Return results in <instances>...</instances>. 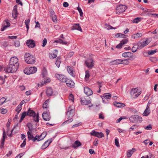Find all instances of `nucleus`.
<instances>
[{
  "instance_id": "f03ea898",
  "label": "nucleus",
  "mask_w": 158,
  "mask_h": 158,
  "mask_svg": "<svg viewBox=\"0 0 158 158\" xmlns=\"http://www.w3.org/2000/svg\"><path fill=\"white\" fill-rule=\"evenodd\" d=\"M17 65L9 64V65L4 69V70L8 73H14L16 72L18 68Z\"/></svg>"
},
{
  "instance_id": "7ed1b4c3",
  "label": "nucleus",
  "mask_w": 158,
  "mask_h": 158,
  "mask_svg": "<svg viewBox=\"0 0 158 158\" xmlns=\"http://www.w3.org/2000/svg\"><path fill=\"white\" fill-rule=\"evenodd\" d=\"M130 121L133 123H139L142 121V118L137 115H134L129 118Z\"/></svg>"
},
{
  "instance_id": "4be33fe9",
  "label": "nucleus",
  "mask_w": 158,
  "mask_h": 158,
  "mask_svg": "<svg viewBox=\"0 0 158 158\" xmlns=\"http://www.w3.org/2000/svg\"><path fill=\"white\" fill-rule=\"evenodd\" d=\"M6 137V134L5 133V131H3V135H2V138L1 140V144L0 146V147L1 148H2L4 146V142H5V138Z\"/></svg>"
},
{
  "instance_id": "5701e85b",
  "label": "nucleus",
  "mask_w": 158,
  "mask_h": 158,
  "mask_svg": "<svg viewBox=\"0 0 158 158\" xmlns=\"http://www.w3.org/2000/svg\"><path fill=\"white\" fill-rule=\"evenodd\" d=\"M72 29L73 30H77L81 31H82V29L79 23L74 24L72 27Z\"/></svg>"
},
{
  "instance_id": "e2e57ef3",
  "label": "nucleus",
  "mask_w": 158,
  "mask_h": 158,
  "mask_svg": "<svg viewBox=\"0 0 158 158\" xmlns=\"http://www.w3.org/2000/svg\"><path fill=\"white\" fill-rule=\"evenodd\" d=\"M148 15L149 16H152L155 18L158 17V14H148Z\"/></svg>"
},
{
  "instance_id": "603ef678",
  "label": "nucleus",
  "mask_w": 158,
  "mask_h": 158,
  "mask_svg": "<svg viewBox=\"0 0 158 158\" xmlns=\"http://www.w3.org/2000/svg\"><path fill=\"white\" fill-rule=\"evenodd\" d=\"M105 25L106 27L108 29H116V27H113L112 26L109 25L107 24H106Z\"/></svg>"
},
{
  "instance_id": "9b49d317",
  "label": "nucleus",
  "mask_w": 158,
  "mask_h": 158,
  "mask_svg": "<svg viewBox=\"0 0 158 158\" xmlns=\"http://www.w3.org/2000/svg\"><path fill=\"white\" fill-rule=\"evenodd\" d=\"M149 43L150 42L148 41V39H146L145 41H143L142 43H140L138 44V47L139 49H140L148 45Z\"/></svg>"
},
{
  "instance_id": "0eeeda50",
  "label": "nucleus",
  "mask_w": 158,
  "mask_h": 158,
  "mask_svg": "<svg viewBox=\"0 0 158 158\" xmlns=\"http://www.w3.org/2000/svg\"><path fill=\"white\" fill-rule=\"evenodd\" d=\"M126 9V6L125 5H120L116 9V13H122L124 12Z\"/></svg>"
},
{
  "instance_id": "a878e982",
  "label": "nucleus",
  "mask_w": 158,
  "mask_h": 158,
  "mask_svg": "<svg viewBox=\"0 0 158 158\" xmlns=\"http://www.w3.org/2000/svg\"><path fill=\"white\" fill-rule=\"evenodd\" d=\"M55 42L56 43H59L60 44H65L67 45H68L69 44L68 43L66 42V41H64L60 39H59L57 40H55Z\"/></svg>"
},
{
  "instance_id": "72a5a7b5",
  "label": "nucleus",
  "mask_w": 158,
  "mask_h": 158,
  "mask_svg": "<svg viewBox=\"0 0 158 158\" xmlns=\"http://www.w3.org/2000/svg\"><path fill=\"white\" fill-rule=\"evenodd\" d=\"M41 75H42L43 78L46 77L47 75V70L44 68L42 70Z\"/></svg>"
},
{
  "instance_id": "052dcab7",
  "label": "nucleus",
  "mask_w": 158,
  "mask_h": 158,
  "mask_svg": "<svg viewBox=\"0 0 158 158\" xmlns=\"http://www.w3.org/2000/svg\"><path fill=\"white\" fill-rule=\"evenodd\" d=\"M26 139L25 138L24 140L23 143L21 144L20 146L22 148L24 147L26 144Z\"/></svg>"
},
{
  "instance_id": "c03bdc74",
  "label": "nucleus",
  "mask_w": 158,
  "mask_h": 158,
  "mask_svg": "<svg viewBox=\"0 0 158 158\" xmlns=\"http://www.w3.org/2000/svg\"><path fill=\"white\" fill-rule=\"evenodd\" d=\"M138 49H139L138 45H135L132 47L131 49L132 52H135L137 51Z\"/></svg>"
},
{
  "instance_id": "f257e3e1",
  "label": "nucleus",
  "mask_w": 158,
  "mask_h": 158,
  "mask_svg": "<svg viewBox=\"0 0 158 158\" xmlns=\"http://www.w3.org/2000/svg\"><path fill=\"white\" fill-rule=\"evenodd\" d=\"M24 58L26 62L28 64H32L35 62V58L30 53H26Z\"/></svg>"
},
{
  "instance_id": "338daca9",
  "label": "nucleus",
  "mask_w": 158,
  "mask_h": 158,
  "mask_svg": "<svg viewBox=\"0 0 158 158\" xmlns=\"http://www.w3.org/2000/svg\"><path fill=\"white\" fill-rule=\"evenodd\" d=\"M27 115V112L25 111H24L22 114L21 118L23 119H24V118Z\"/></svg>"
},
{
  "instance_id": "49530a36",
  "label": "nucleus",
  "mask_w": 158,
  "mask_h": 158,
  "mask_svg": "<svg viewBox=\"0 0 158 158\" xmlns=\"http://www.w3.org/2000/svg\"><path fill=\"white\" fill-rule=\"evenodd\" d=\"M6 99L5 97H2L0 99V105L3 104L4 103L6 102Z\"/></svg>"
},
{
  "instance_id": "a18cd8bd",
  "label": "nucleus",
  "mask_w": 158,
  "mask_h": 158,
  "mask_svg": "<svg viewBox=\"0 0 158 158\" xmlns=\"http://www.w3.org/2000/svg\"><path fill=\"white\" fill-rule=\"evenodd\" d=\"M157 51V49L155 50H150L148 52V54L149 55H152L155 54Z\"/></svg>"
},
{
  "instance_id": "f704fd0d",
  "label": "nucleus",
  "mask_w": 158,
  "mask_h": 158,
  "mask_svg": "<svg viewBox=\"0 0 158 158\" xmlns=\"http://www.w3.org/2000/svg\"><path fill=\"white\" fill-rule=\"evenodd\" d=\"M32 132L28 131L27 132V134L28 136V138L29 140H32L34 138V137L31 134Z\"/></svg>"
},
{
  "instance_id": "8fccbe9b",
  "label": "nucleus",
  "mask_w": 158,
  "mask_h": 158,
  "mask_svg": "<svg viewBox=\"0 0 158 158\" xmlns=\"http://www.w3.org/2000/svg\"><path fill=\"white\" fill-rule=\"evenodd\" d=\"M68 120L65 121L64 122L63 124H65L67 123H70V122H72L73 120V119L72 118H68Z\"/></svg>"
},
{
  "instance_id": "423d86ee",
  "label": "nucleus",
  "mask_w": 158,
  "mask_h": 158,
  "mask_svg": "<svg viewBox=\"0 0 158 158\" xmlns=\"http://www.w3.org/2000/svg\"><path fill=\"white\" fill-rule=\"evenodd\" d=\"M86 66L89 68L91 69L94 65V61L91 58L88 59L85 61Z\"/></svg>"
},
{
  "instance_id": "473e14b6",
  "label": "nucleus",
  "mask_w": 158,
  "mask_h": 158,
  "mask_svg": "<svg viewBox=\"0 0 158 158\" xmlns=\"http://www.w3.org/2000/svg\"><path fill=\"white\" fill-rule=\"evenodd\" d=\"M142 35V33H138L132 35L131 38L134 39H137L138 38L141 37Z\"/></svg>"
},
{
  "instance_id": "cd10ccee",
  "label": "nucleus",
  "mask_w": 158,
  "mask_h": 158,
  "mask_svg": "<svg viewBox=\"0 0 158 158\" xmlns=\"http://www.w3.org/2000/svg\"><path fill=\"white\" fill-rule=\"evenodd\" d=\"M114 105L118 107H123L125 106V105L122 103L118 102H114Z\"/></svg>"
},
{
  "instance_id": "7c9ffc66",
  "label": "nucleus",
  "mask_w": 158,
  "mask_h": 158,
  "mask_svg": "<svg viewBox=\"0 0 158 158\" xmlns=\"http://www.w3.org/2000/svg\"><path fill=\"white\" fill-rule=\"evenodd\" d=\"M30 74L35 73L37 70V68L35 67H30L29 68Z\"/></svg>"
},
{
  "instance_id": "4d7b16f0",
  "label": "nucleus",
  "mask_w": 158,
  "mask_h": 158,
  "mask_svg": "<svg viewBox=\"0 0 158 158\" xmlns=\"http://www.w3.org/2000/svg\"><path fill=\"white\" fill-rule=\"evenodd\" d=\"M85 77L86 79H88L89 77V72L88 71H86L85 72Z\"/></svg>"
},
{
  "instance_id": "58836bf2",
  "label": "nucleus",
  "mask_w": 158,
  "mask_h": 158,
  "mask_svg": "<svg viewBox=\"0 0 158 158\" xmlns=\"http://www.w3.org/2000/svg\"><path fill=\"white\" fill-rule=\"evenodd\" d=\"M123 60L121 59H118L114 60L112 62V63L113 64H121V61Z\"/></svg>"
},
{
  "instance_id": "ddd939ff",
  "label": "nucleus",
  "mask_w": 158,
  "mask_h": 158,
  "mask_svg": "<svg viewBox=\"0 0 158 158\" xmlns=\"http://www.w3.org/2000/svg\"><path fill=\"white\" fill-rule=\"evenodd\" d=\"M10 26V23L8 22V20L6 19L5 21L3 23L2 27L1 29V31H4L6 28Z\"/></svg>"
},
{
  "instance_id": "39448f33",
  "label": "nucleus",
  "mask_w": 158,
  "mask_h": 158,
  "mask_svg": "<svg viewBox=\"0 0 158 158\" xmlns=\"http://www.w3.org/2000/svg\"><path fill=\"white\" fill-rule=\"evenodd\" d=\"M91 135L96 137L98 138H101L104 137V135L102 132H98L94 130L92 131L90 133Z\"/></svg>"
},
{
  "instance_id": "864d4df0",
  "label": "nucleus",
  "mask_w": 158,
  "mask_h": 158,
  "mask_svg": "<svg viewBox=\"0 0 158 158\" xmlns=\"http://www.w3.org/2000/svg\"><path fill=\"white\" fill-rule=\"evenodd\" d=\"M122 61H121V64H127L129 63V61L127 59H125L124 60H123Z\"/></svg>"
},
{
  "instance_id": "6e6d98bb",
  "label": "nucleus",
  "mask_w": 158,
  "mask_h": 158,
  "mask_svg": "<svg viewBox=\"0 0 158 158\" xmlns=\"http://www.w3.org/2000/svg\"><path fill=\"white\" fill-rule=\"evenodd\" d=\"M49 11L51 14L50 16L51 17L55 15V12L52 9L50 8L49 9Z\"/></svg>"
},
{
  "instance_id": "b1692460",
  "label": "nucleus",
  "mask_w": 158,
  "mask_h": 158,
  "mask_svg": "<svg viewBox=\"0 0 158 158\" xmlns=\"http://www.w3.org/2000/svg\"><path fill=\"white\" fill-rule=\"evenodd\" d=\"M135 151V150L134 148H132L131 150H128L127 154V157L128 158L130 157Z\"/></svg>"
},
{
  "instance_id": "aec40b11",
  "label": "nucleus",
  "mask_w": 158,
  "mask_h": 158,
  "mask_svg": "<svg viewBox=\"0 0 158 158\" xmlns=\"http://www.w3.org/2000/svg\"><path fill=\"white\" fill-rule=\"evenodd\" d=\"M67 70L68 73L70 74L72 77H74L75 76V74L74 73V70L72 67L68 66L67 68Z\"/></svg>"
},
{
  "instance_id": "a19ab883",
  "label": "nucleus",
  "mask_w": 158,
  "mask_h": 158,
  "mask_svg": "<svg viewBox=\"0 0 158 158\" xmlns=\"http://www.w3.org/2000/svg\"><path fill=\"white\" fill-rule=\"evenodd\" d=\"M48 101L49 99H48L44 103L43 105V108H48L49 103Z\"/></svg>"
},
{
  "instance_id": "3c124183",
  "label": "nucleus",
  "mask_w": 158,
  "mask_h": 158,
  "mask_svg": "<svg viewBox=\"0 0 158 158\" xmlns=\"http://www.w3.org/2000/svg\"><path fill=\"white\" fill-rule=\"evenodd\" d=\"M24 73L25 74H30L29 69V68H26L23 71Z\"/></svg>"
},
{
  "instance_id": "ea45409f",
  "label": "nucleus",
  "mask_w": 158,
  "mask_h": 158,
  "mask_svg": "<svg viewBox=\"0 0 158 158\" xmlns=\"http://www.w3.org/2000/svg\"><path fill=\"white\" fill-rule=\"evenodd\" d=\"M12 15L13 17L14 18H16L18 15L17 11L15 10H13L12 12Z\"/></svg>"
},
{
  "instance_id": "6e6552de",
  "label": "nucleus",
  "mask_w": 158,
  "mask_h": 158,
  "mask_svg": "<svg viewBox=\"0 0 158 158\" xmlns=\"http://www.w3.org/2000/svg\"><path fill=\"white\" fill-rule=\"evenodd\" d=\"M130 94L133 96H135V98L138 97L141 94L140 92H139L138 89L137 88L132 89L131 92Z\"/></svg>"
},
{
  "instance_id": "a211bd4d",
  "label": "nucleus",
  "mask_w": 158,
  "mask_h": 158,
  "mask_svg": "<svg viewBox=\"0 0 158 158\" xmlns=\"http://www.w3.org/2000/svg\"><path fill=\"white\" fill-rule=\"evenodd\" d=\"M52 141V139H50L45 141L42 146V149H45L47 148Z\"/></svg>"
},
{
  "instance_id": "bf43d9fd",
  "label": "nucleus",
  "mask_w": 158,
  "mask_h": 158,
  "mask_svg": "<svg viewBox=\"0 0 158 158\" xmlns=\"http://www.w3.org/2000/svg\"><path fill=\"white\" fill-rule=\"evenodd\" d=\"M47 40L46 38H44L43 40V41L42 45V46L43 47H44L47 44Z\"/></svg>"
},
{
  "instance_id": "dca6fc26",
  "label": "nucleus",
  "mask_w": 158,
  "mask_h": 158,
  "mask_svg": "<svg viewBox=\"0 0 158 158\" xmlns=\"http://www.w3.org/2000/svg\"><path fill=\"white\" fill-rule=\"evenodd\" d=\"M66 85L68 87L70 88H73L74 87V83L72 81L66 78L65 81Z\"/></svg>"
},
{
  "instance_id": "2f4dec72",
  "label": "nucleus",
  "mask_w": 158,
  "mask_h": 158,
  "mask_svg": "<svg viewBox=\"0 0 158 158\" xmlns=\"http://www.w3.org/2000/svg\"><path fill=\"white\" fill-rule=\"evenodd\" d=\"M35 115H36V113L33 110H31L29 109H28L27 113V115L32 116Z\"/></svg>"
},
{
  "instance_id": "20e7f679",
  "label": "nucleus",
  "mask_w": 158,
  "mask_h": 158,
  "mask_svg": "<svg viewBox=\"0 0 158 158\" xmlns=\"http://www.w3.org/2000/svg\"><path fill=\"white\" fill-rule=\"evenodd\" d=\"M75 112V110L71 106H69L66 113V117L67 119L72 118L73 114Z\"/></svg>"
},
{
  "instance_id": "c9c22d12",
  "label": "nucleus",
  "mask_w": 158,
  "mask_h": 158,
  "mask_svg": "<svg viewBox=\"0 0 158 158\" xmlns=\"http://www.w3.org/2000/svg\"><path fill=\"white\" fill-rule=\"evenodd\" d=\"M33 120L36 122H38L39 121V115L38 113V112L37 114L34 115V116H33Z\"/></svg>"
},
{
  "instance_id": "69168bd1",
  "label": "nucleus",
  "mask_w": 158,
  "mask_h": 158,
  "mask_svg": "<svg viewBox=\"0 0 158 158\" xmlns=\"http://www.w3.org/2000/svg\"><path fill=\"white\" fill-rule=\"evenodd\" d=\"M53 22H57V18L56 15L51 17Z\"/></svg>"
},
{
  "instance_id": "4c0bfd02",
  "label": "nucleus",
  "mask_w": 158,
  "mask_h": 158,
  "mask_svg": "<svg viewBox=\"0 0 158 158\" xmlns=\"http://www.w3.org/2000/svg\"><path fill=\"white\" fill-rule=\"evenodd\" d=\"M111 95L109 93H106L103 95V97L105 99H110L111 97Z\"/></svg>"
},
{
  "instance_id": "1a4fd4ad",
  "label": "nucleus",
  "mask_w": 158,
  "mask_h": 158,
  "mask_svg": "<svg viewBox=\"0 0 158 158\" xmlns=\"http://www.w3.org/2000/svg\"><path fill=\"white\" fill-rule=\"evenodd\" d=\"M18 59L16 57H12L10 60L9 64L17 65V67H19Z\"/></svg>"
},
{
  "instance_id": "0e129e2a",
  "label": "nucleus",
  "mask_w": 158,
  "mask_h": 158,
  "mask_svg": "<svg viewBox=\"0 0 158 158\" xmlns=\"http://www.w3.org/2000/svg\"><path fill=\"white\" fill-rule=\"evenodd\" d=\"M137 127V126L136 125H134L130 128V130H133L135 129H136Z\"/></svg>"
},
{
  "instance_id": "2eb2a0df",
  "label": "nucleus",
  "mask_w": 158,
  "mask_h": 158,
  "mask_svg": "<svg viewBox=\"0 0 158 158\" xmlns=\"http://www.w3.org/2000/svg\"><path fill=\"white\" fill-rule=\"evenodd\" d=\"M43 119L46 121H49L51 118L49 113L48 112H43L42 114Z\"/></svg>"
},
{
  "instance_id": "4468645a",
  "label": "nucleus",
  "mask_w": 158,
  "mask_h": 158,
  "mask_svg": "<svg viewBox=\"0 0 158 158\" xmlns=\"http://www.w3.org/2000/svg\"><path fill=\"white\" fill-rule=\"evenodd\" d=\"M84 91L85 94L88 96L91 95L93 94L92 90L87 87H84Z\"/></svg>"
},
{
  "instance_id": "412c9836",
  "label": "nucleus",
  "mask_w": 158,
  "mask_h": 158,
  "mask_svg": "<svg viewBox=\"0 0 158 158\" xmlns=\"http://www.w3.org/2000/svg\"><path fill=\"white\" fill-rule=\"evenodd\" d=\"M81 101L82 105H88L91 103L90 101L87 100L85 98H81Z\"/></svg>"
},
{
  "instance_id": "de8ad7c7",
  "label": "nucleus",
  "mask_w": 158,
  "mask_h": 158,
  "mask_svg": "<svg viewBox=\"0 0 158 158\" xmlns=\"http://www.w3.org/2000/svg\"><path fill=\"white\" fill-rule=\"evenodd\" d=\"M30 21V20L29 19H26L25 20V23L26 25V28L27 29V30L28 31L29 29V23Z\"/></svg>"
},
{
  "instance_id": "680f3d73",
  "label": "nucleus",
  "mask_w": 158,
  "mask_h": 158,
  "mask_svg": "<svg viewBox=\"0 0 158 158\" xmlns=\"http://www.w3.org/2000/svg\"><path fill=\"white\" fill-rule=\"evenodd\" d=\"M115 143L116 146L118 147H119V143L118 139L117 138H115Z\"/></svg>"
},
{
  "instance_id": "13d9d810",
  "label": "nucleus",
  "mask_w": 158,
  "mask_h": 158,
  "mask_svg": "<svg viewBox=\"0 0 158 158\" xmlns=\"http://www.w3.org/2000/svg\"><path fill=\"white\" fill-rule=\"evenodd\" d=\"M69 99L73 102L74 100V97L73 95L72 94H70L69 96Z\"/></svg>"
},
{
  "instance_id": "9d476101",
  "label": "nucleus",
  "mask_w": 158,
  "mask_h": 158,
  "mask_svg": "<svg viewBox=\"0 0 158 158\" xmlns=\"http://www.w3.org/2000/svg\"><path fill=\"white\" fill-rule=\"evenodd\" d=\"M26 44L28 47L30 48H34L35 46V41L31 40H27L26 42Z\"/></svg>"
},
{
  "instance_id": "e433bc0d",
  "label": "nucleus",
  "mask_w": 158,
  "mask_h": 158,
  "mask_svg": "<svg viewBox=\"0 0 158 158\" xmlns=\"http://www.w3.org/2000/svg\"><path fill=\"white\" fill-rule=\"evenodd\" d=\"M41 138V136H40V135L39 136L38 135H37L35 137H34V138L33 139L32 141L34 142L35 140H37L38 141H39L42 140Z\"/></svg>"
},
{
  "instance_id": "393cba45",
  "label": "nucleus",
  "mask_w": 158,
  "mask_h": 158,
  "mask_svg": "<svg viewBox=\"0 0 158 158\" xmlns=\"http://www.w3.org/2000/svg\"><path fill=\"white\" fill-rule=\"evenodd\" d=\"M132 53L131 52H125L122 54V56L124 57H132Z\"/></svg>"
},
{
  "instance_id": "6ab92c4d",
  "label": "nucleus",
  "mask_w": 158,
  "mask_h": 158,
  "mask_svg": "<svg viewBox=\"0 0 158 158\" xmlns=\"http://www.w3.org/2000/svg\"><path fill=\"white\" fill-rule=\"evenodd\" d=\"M81 145V143L78 140H76L72 145V148L76 149Z\"/></svg>"
},
{
  "instance_id": "c756f323",
  "label": "nucleus",
  "mask_w": 158,
  "mask_h": 158,
  "mask_svg": "<svg viewBox=\"0 0 158 158\" xmlns=\"http://www.w3.org/2000/svg\"><path fill=\"white\" fill-rule=\"evenodd\" d=\"M57 50H55L53 53H49V55L50 57L53 59L56 58L57 56Z\"/></svg>"
},
{
  "instance_id": "f3484780",
  "label": "nucleus",
  "mask_w": 158,
  "mask_h": 158,
  "mask_svg": "<svg viewBox=\"0 0 158 158\" xmlns=\"http://www.w3.org/2000/svg\"><path fill=\"white\" fill-rule=\"evenodd\" d=\"M128 42L127 39H124L121 41L120 43L116 46V48H121L123 45L127 43Z\"/></svg>"
},
{
  "instance_id": "c85d7f7f",
  "label": "nucleus",
  "mask_w": 158,
  "mask_h": 158,
  "mask_svg": "<svg viewBox=\"0 0 158 158\" xmlns=\"http://www.w3.org/2000/svg\"><path fill=\"white\" fill-rule=\"evenodd\" d=\"M46 94L48 97L51 96L53 94V91L51 88H48L46 91Z\"/></svg>"
},
{
  "instance_id": "5fc2aeb1",
  "label": "nucleus",
  "mask_w": 158,
  "mask_h": 158,
  "mask_svg": "<svg viewBox=\"0 0 158 158\" xmlns=\"http://www.w3.org/2000/svg\"><path fill=\"white\" fill-rule=\"evenodd\" d=\"M77 9L80 13V16H82L83 13L81 8L79 6H78L77 8Z\"/></svg>"
},
{
  "instance_id": "f8f14e48",
  "label": "nucleus",
  "mask_w": 158,
  "mask_h": 158,
  "mask_svg": "<svg viewBox=\"0 0 158 158\" xmlns=\"http://www.w3.org/2000/svg\"><path fill=\"white\" fill-rule=\"evenodd\" d=\"M55 76L57 79L63 82H64L66 79L64 75H63L56 74Z\"/></svg>"
},
{
  "instance_id": "79ce46f5",
  "label": "nucleus",
  "mask_w": 158,
  "mask_h": 158,
  "mask_svg": "<svg viewBox=\"0 0 158 158\" xmlns=\"http://www.w3.org/2000/svg\"><path fill=\"white\" fill-rule=\"evenodd\" d=\"M27 126L28 128L29 131L31 132H32L33 131V129L32 127V125L31 123H28L27 124Z\"/></svg>"
},
{
  "instance_id": "37998d69",
  "label": "nucleus",
  "mask_w": 158,
  "mask_h": 158,
  "mask_svg": "<svg viewBox=\"0 0 158 158\" xmlns=\"http://www.w3.org/2000/svg\"><path fill=\"white\" fill-rule=\"evenodd\" d=\"M60 63L61 61L60 58L59 57H58L57 59V60L56 62V65L57 67L58 68H59L60 67Z\"/></svg>"
},
{
  "instance_id": "09e8293b",
  "label": "nucleus",
  "mask_w": 158,
  "mask_h": 158,
  "mask_svg": "<svg viewBox=\"0 0 158 158\" xmlns=\"http://www.w3.org/2000/svg\"><path fill=\"white\" fill-rule=\"evenodd\" d=\"M141 21V18L137 17L133 19V22L135 23H137Z\"/></svg>"
},
{
  "instance_id": "bb28decb",
  "label": "nucleus",
  "mask_w": 158,
  "mask_h": 158,
  "mask_svg": "<svg viewBox=\"0 0 158 158\" xmlns=\"http://www.w3.org/2000/svg\"><path fill=\"white\" fill-rule=\"evenodd\" d=\"M150 113V109L148 106H147L143 114V115L144 116H147L149 115Z\"/></svg>"
},
{
  "instance_id": "774afa93",
  "label": "nucleus",
  "mask_w": 158,
  "mask_h": 158,
  "mask_svg": "<svg viewBox=\"0 0 158 158\" xmlns=\"http://www.w3.org/2000/svg\"><path fill=\"white\" fill-rule=\"evenodd\" d=\"M14 45L16 47H18L20 46V43L19 41H17L15 42Z\"/></svg>"
}]
</instances>
